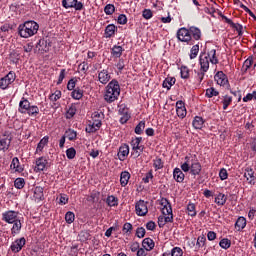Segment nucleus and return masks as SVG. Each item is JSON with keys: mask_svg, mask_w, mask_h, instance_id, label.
Listing matches in <instances>:
<instances>
[{"mask_svg": "<svg viewBox=\"0 0 256 256\" xmlns=\"http://www.w3.org/2000/svg\"><path fill=\"white\" fill-rule=\"evenodd\" d=\"M152 17H153V13L151 9H144V11H142V18L149 20V19H152Z\"/></svg>", "mask_w": 256, "mask_h": 256, "instance_id": "obj_58", "label": "nucleus"}, {"mask_svg": "<svg viewBox=\"0 0 256 256\" xmlns=\"http://www.w3.org/2000/svg\"><path fill=\"white\" fill-rule=\"evenodd\" d=\"M83 97V90L79 87L75 88L71 92V98L74 100H81Z\"/></svg>", "mask_w": 256, "mask_h": 256, "instance_id": "obj_35", "label": "nucleus"}, {"mask_svg": "<svg viewBox=\"0 0 256 256\" xmlns=\"http://www.w3.org/2000/svg\"><path fill=\"white\" fill-rule=\"evenodd\" d=\"M144 129H145V122L140 121L138 123V125L136 126V128H134V133L141 135L143 133Z\"/></svg>", "mask_w": 256, "mask_h": 256, "instance_id": "obj_51", "label": "nucleus"}, {"mask_svg": "<svg viewBox=\"0 0 256 256\" xmlns=\"http://www.w3.org/2000/svg\"><path fill=\"white\" fill-rule=\"evenodd\" d=\"M129 151V145L126 143L122 144L117 153L118 159H120V161L126 160L127 156L129 155Z\"/></svg>", "mask_w": 256, "mask_h": 256, "instance_id": "obj_17", "label": "nucleus"}, {"mask_svg": "<svg viewBox=\"0 0 256 256\" xmlns=\"http://www.w3.org/2000/svg\"><path fill=\"white\" fill-rule=\"evenodd\" d=\"M231 246V240L228 238H223L221 241H219V247L227 250Z\"/></svg>", "mask_w": 256, "mask_h": 256, "instance_id": "obj_45", "label": "nucleus"}, {"mask_svg": "<svg viewBox=\"0 0 256 256\" xmlns=\"http://www.w3.org/2000/svg\"><path fill=\"white\" fill-rule=\"evenodd\" d=\"M235 226H236V229H238V231L242 230V229H245V227H246V218H244V217L238 218Z\"/></svg>", "mask_w": 256, "mask_h": 256, "instance_id": "obj_42", "label": "nucleus"}, {"mask_svg": "<svg viewBox=\"0 0 256 256\" xmlns=\"http://www.w3.org/2000/svg\"><path fill=\"white\" fill-rule=\"evenodd\" d=\"M180 76L182 79H189L190 70L187 66H182V68H180Z\"/></svg>", "mask_w": 256, "mask_h": 256, "instance_id": "obj_46", "label": "nucleus"}, {"mask_svg": "<svg viewBox=\"0 0 256 256\" xmlns=\"http://www.w3.org/2000/svg\"><path fill=\"white\" fill-rule=\"evenodd\" d=\"M214 79H215L217 85H219L221 87H226L229 89L230 84H229L228 76L226 74H224L223 71H218L216 73V75L214 76Z\"/></svg>", "mask_w": 256, "mask_h": 256, "instance_id": "obj_9", "label": "nucleus"}, {"mask_svg": "<svg viewBox=\"0 0 256 256\" xmlns=\"http://www.w3.org/2000/svg\"><path fill=\"white\" fill-rule=\"evenodd\" d=\"M125 51V49H123L121 46L118 45H114V47L112 48V56L116 59L121 58L122 53Z\"/></svg>", "mask_w": 256, "mask_h": 256, "instance_id": "obj_32", "label": "nucleus"}, {"mask_svg": "<svg viewBox=\"0 0 256 256\" xmlns=\"http://www.w3.org/2000/svg\"><path fill=\"white\" fill-rule=\"evenodd\" d=\"M77 112L76 105L72 104L70 105L69 109L66 112V119L71 120Z\"/></svg>", "mask_w": 256, "mask_h": 256, "instance_id": "obj_38", "label": "nucleus"}, {"mask_svg": "<svg viewBox=\"0 0 256 256\" xmlns=\"http://www.w3.org/2000/svg\"><path fill=\"white\" fill-rule=\"evenodd\" d=\"M227 202V196L224 195L223 193H219L216 197H215V203L218 206H224Z\"/></svg>", "mask_w": 256, "mask_h": 256, "instance_id": "obj_36", "label": "nucleus"}, {"mask_svg": "<svg viewBox=\"0 0 256 256\" xmlns=\"http://www.w3.org/2000/svg\"><path fill=\"white\" fill-rule=\"evenodd\" d=\"M32 107L27 98L22 97L21 101L18 103V113L26 114L29 108Z\"/></svg>", "mask_w": 256, "mask_h": 256, "instance_id": "obj_15", "label": "nucleus"}, {"mask_svg": "<svg viewBox=\"0 0 256 256\" xmlns=\"http://www.w3.org/2000/svg\"><path fill=\"white\" fill-rule=\"evenodd\" d=\"M62 6L64 9L74 8L75 11H82L84 5L78 0H62Z\"/></svg>", "mask_w": 256, "mask_h": 256, "instance_id": "obj_8", "label": "nucleus"}, {"mask_svg": "<svg viewBox=\"0 0 256 256\" xmlns=\"http://www.w3.org/2000/svg\"><path fill=\"white\" fill-rule=\"evenodd\" d=\"M111 80V75L107 69H102L98 71V81L102 85H106Z\"/></svg>", "mask_w": 256, "mask_h": 256, "instance_id": "obj_13", "label": "nucleus"}, {"mask_svg": "<svg viewBox=\"0 0 256 256\" xmlns=\"http://www.w3.org/2000/svg\"><path fill=\"white\" fill-rule=\"evenodd\" d=\"M61 98V91L60 90H55V92L50 96V100L52 102H56Z\"/></svg>", "mask_w": 256, "mask_h": 256, "instance_id": "obj_61", "label": "nucleus"}, {"mask_svg": "<svg viewBox=\"0 0 256 256\" xmlns=\"http://www.w3.org/2000/svg\"><path fill=\"white\" fill-rule=\"evenodd\" d=\"M194 72L196 73L195 79L198 80L199 84L202 83L205 77V73H207V71L200 69V71L194 70Z\"/></svg>", "mask_w": 256, "mask_h": 256, "instance_id": "obj_49", "label": "nucleus"}, {"mask_svg": "<svg viewBox=\"0 0 256 256\" xmlns=\"http://www.w3.org/2000/svg\"><path fill=\"white\" fill-rule=\"evenodd\" d=\"M65 219L68 224H72L75 221V214L72 211H68Z\"/></svg>", "mask_w": 256, "mask_h": 256, "instance_id": "obj_54", "label": "nucleus"}, {"mask_svg": "<svg viewBox=\"0 0 256 256\" xmlns=\"http://www.w3.org/2000/svg\"><path fill=\"white\" fill-rule=\"evenodd\" d=\"M217 96H219V91L216 90L214 87L206 89V97L208 99H211V98L217 97Z\"/></svg>", "mask_w": 256, "mask_h": 256, "instance_id": "obj_40", "label": "nucleus"}, {"mask_svg": "<svg viewBox=\"0 0 256 256\" xmlns=\"http://www.w3.org/2000/svg\"><path fill=\"white\" fill-rule=\"evenodd\" d=\"M15 79H17V75L15 74V72L9 71L6 76L0 78V89L6 90L10 87V85L14 83Z\"/></svg>", "mask_w": 256, "mask_h": 256, "instance_id": "obj_6", "label": "nucleus"}, {"mask_svg": "<svg viewBox=\"0 0 256 256\" xmlns=\"http://www.w3.org/2000/svg\"><path fill=\"white\" fill-rule=\"evenodd\" d=\"M12 138L9 136H5L4 138H0V146L2 147V151H7L10 148Z\"/></svg>", "mask_w": 256, "mask_h": 256, "instance_id": "obj_23", "label": "nucleus"}, {"mask_svg": "<svg viewBox=\"0 0 256 256\" xmlns=\"http://www.w3.org/2000/svg\"><path fill=\"white\" fill-rule=\"evenodd\" d=\"M92 119H93V126L100 128L102 127V120L104 119V113L103 112H98L95 111L92 114Z\"/></svg>", "mask_w": 256, "mask_h": 256, "instance_id": "obj_16", "label": "nucleus"}, {"mask_svg": "<svg viewBox=\"0 0 256 256\" xmlns=\"http://www.w3.org/2000/svg\"><path fill=\"white\" fill-rule=\"evenodd\" d=\"M175 82V77H167L166 79H164L162 87L167 88V90H171V88L175 85Z\"/></svg>", "mask_w": 256, "mask_h": 256, "instance_id": "obj_30", "label": "nucleus"}, {"mask_svg": "<svg viewBox=\"0 0 256 256\" xmlns=\"http://www.w3.org/2000/svg\"><path fill=\"white\" fill-rule=\"evenodd\" d=\"M25 114L29 115L30 117H36L40 114V109L36 105H31L28 110H26Z\"/></svg>", "mask_w": 256, "mask_h": 256, "instance_id": "obj_33", "label": "nucleus"}, {"mask_svg": "<svg viewBox=\"0 0 256 256\" xmlns=\"http://www.w3.org/2000/svg\"><path fill=\"white\" fill-rule=\"evenodd\" d=\"M145 234H146V231H145V229H144L143 227L137 228V230H136V235H137V237H138L139 239L144 238Z\"/></svg>", "mask_w": 256, "mask_h": 256, "instance_id": "obj_64", "label": "nucleus"}, {"mask_svg": "<svg viewBox=\"0 0 256 256\" xmlns=\"http://www.w3.org/2000/svg\"><path fill=\"white\" fill-rule=\"evenodd\" d=\"M116 31H117V27L114 24H109L105 28V36H106V38L107 39L112 38Z\"/></svg>", "mask_w": 256, "mask_h": 256, "instance_id": "obj_29", "label": "nucleus"}, {"mask_svg": "<svg viewBox=\"0 0 256 256\" xmlns=\"http://www.w3.org/2000/svg\"><path fill=\"white\" fill-rule=\"evenodd\" d=\"M99 197H100V193L97 190H93L90 194V196H88L87 201L90 202H97L99 201Z\"/></svg>", "mask_w": 256, "mask_h": 256, "instance_id": "obj_43", "label": "nucleus"}, {"mask_svg": "<svg viewBox=\"0 0 256 256\" xmlns=\"http://www.w3.org/2000/svg\"><path fill=\"white\" fill-rule=\"evenodd\" d=\"M127 16L126 14H120L118 15V18H117V23L120 24V25H126L127 24Z\"/></svg>", "mask_w": 256, "mask_h": 256, "instance_id": "obj_60", "label": "nucleus"}, {"mask_svg": "<svg viewBox=\"0 0 256 256\" xmlns=\"http://www.w3.org/2000/svg\"><path fill=\"white\" fill-rule=\"evenodd\" d=\"M176 113L180 119H184L187 116V109L186 108L176 109Z\"/></svg>", "mask_w": 256, "mask_h": 256, "instance_id": "obj_62", "label": "nucleus"}, {"mask_svg": "<svg viewBox=\"0 0 256 256\" xmlns=\"http://www.w3.org/2000/svg\"><path fill=\"white\" fill-rule=\"evenodd\" d=\"M149 212V209L147 208V202L144 200H139L136 203V214L138 216H145Z\"/></svg>", "mask_w": 256, "mask_h": 256, "instance_id": "obj_12", "label": "nucleus"}, {"mask_svg": "<svg viewBox=\"0 0 256 256\" xmlns=\"http://www.w3.org/2000/svg\"><path fill=\"white\" fill-rule=\"evenodd\" d=\"M177 39L180 42L187 43V45L193 46L195 42L192 40V36L189 34L188 28H179L177 31Z\"/></svg>", "mask_w": 256, "mask_h": 256, "instance_id": "obj_5", "label": "nucleus"}, {"mask_svg": "<svg viewBox=\"0 0 256 256\" xmlns=\"http://www.w3.org/2000/svg\"><path fill=\"white\" fill-rule=\"evenodd\" d=\"M188 33L190 34L191 38L198 41L201 38V30L195 26L188 28Z\"/></svg>", "mask_w": 256, "mask_h": 256, "instance_id": "obj_21", "label": "nucleus"}, {"mask_svg": "<svg viewBox=\"0 0 256 256\" xmlns=\"http://www.w3.org/2000/svg\"><path fill=\"white\" fill-rule=\"evenodd\" d=\"M154 246V241L151 238H144V240H142V248H144L146 251H151Z\"/></svg>", "mask_w": 256, "mask_h": 256, "instance_id": "obj_27", "label": "nucleus"}, {"mask_svg": "<svg viewBox=\"0 0 256 256\" xmlns=\"http://www.w3.org/2000/svg\"><path fill=\"white\" fill-rule=\"evenodd\" d=\"M9 59L11 62H13L14 64H17L19 59H20V53L16 50H13L12 52H10L9 54Z\"/></svg>", "mask_w": 256, "mask_h": 256, "instance_id": "obj_41", "label": "nucleus"}, {"mask_svg": "<svg viewBox=\"0 0 256 256\" xmlns=\"http://www.w3.org/2000/svg\"><path fill=\"white\" fill-rule=\"evenodd\" d=\"M9 224H12V229H10V232L13 236L15 235H19L20 232H21V229H22V220L19 219V220H16L14 222H11Z\"/></svg>", "mask_w": 256, "mask_h": 256, "instance_id": "obj_18", "label": "nucleus"}, {"mask_svg": "<svg viewBox=\"0 0 256 256\" xmlns=\"http://www.w3.org/2000/svg\"><path fill=\"white\" fill-rule=\"evenodd\" d=\"M66 156L68 160H73L76 156V150L73 147L69 148L66 150Z\"/></svg>", "mask_w": 256, "mask_h": 256, "instance_id": "obj_55", "label": "nucleus"}, {"mask_svg": "<svg viewBox=\"0 0 256 256\" xmlns=\"http://www.w3.org/2000/svg\"><path fill=\"white\" fill-rule=\"evenodd\" d=\"M22 218L19 217V212L14 210H7L4 213H2V221H5L6 223L10 224L14 221L21 220Z\"/></svg>", "mask_w": 256, "mask_h": 256, "instance_id": "obj_7", "label": "nucleus"}, {"mask_svg": "<svg viewBox=\"0 0 256 256\" xmlns=\"http://www.w3.org/2000/svg\"><path fill=\"white\" fill-rule=\"evenodd\" d=\"M48 165V160L47 158L45 157H39L37 160H36V169L41 172V171H44L45 168L47 167Z\"/></svg>", "mask_w": 256, "mask_h": 256, "instance_id": "obj_19", "label": "nucleus"}, {"mask_svg": "<svg viewBox=\"0 0 256 256\" xmlns=\"http://www.w3.org/2000/svg\"><path fill=\"white\" fill-rule=\"evenodd\" d=\"M104 12L106 13V15H113V13L115 12V7L113 4H107L104 8Z\"/></svg>", "mask_w": 256, "mask_h": 256, "instance_id": "obj_56", "label": "nucleus"}, {"mask_svg": "<svg viewBox=\"0 0 256 256\" xmlns=\"http://www.w3.org/2000/svg\"><path fill=\"white\" fill-rule=\"evenodd\" d=\"M121 93L120 84L117 79L110 81L106 87L105 100L108 103H113L118 100Z\"/></svg>", "mask_w": 256, "mask_h": 256, "instance_id": "obj_2", "label": "nucleus"}, {"mask_svg": "<svg viewBox=\"0 0 256 256\" xmlns=\"http://www.w3.org/2000/svg\"><path fill=\"white\" fill-rule=\"evenodd\" d=\"M160 205L163 207L162 214L164 215V221H166V224L173 223L174 217L171 203H169L167 198H161ZM166 215L169 216L165 217Z\"/></svg>", "mask_w": 256, "mask_h": 256, "instance_id": "obj_4", "label": "nucleus"}, {"mask_svg": "<svg viewBox=\"0 0 256 256\" xmlns=\"http://www.w3.org/2000/svg\"><path fill=\"white\" fill-rule=\"evenodd\" d=\"M153 166L156 171L164 168V163L162 162L161 158H156L153 160Z\"/></svg>", "mask_w": 256, "mask_h": 256, "instance_id": "obj_53", "label": "nucleus"}, {"mask_svg": "<svg viewBox=\"0 0 256 256\" xmlns=\"http://www.w3.org/2000/svg\"><path fill=\"white\" fill-rule=\"evenodd\" d=\"M49 143V136H44L37 144V151L42 152L44 147Z\"/></svg>", "mask_w": 256, "mask_h": 256, "instance_id": "obj_37", "label": "nucleus"}, {"mask_svg": "<svg viewBox=\"0 0 256 256\" xmlns=\"http://www.w3.org/2000/svg\"><path fill=\"white\" fill-rule=\"evenodd\" d=\"M75 87H76V80L74 78H71L68 81L67 89H68V91H73V90H75Z\"/></svg>", "mask_w": 256, "mask_h": 256, "instance_id": "obj_63", "label": "nucleus"}, {"mask_svg": "<svg viewBox=\"0 0 256 256\" xmlns=\"http://www.w3.org/2000/svg\"><path fill=\"white\" fill-rule=\"evenodd\" d=\"M40 29L39 23L35 21H26L18 25L17 33L23 39H29L35 36Z\"/></svg>", "mask_w": 256, "mask_h": 256, "instance_id": "obj_1", "label": "nucleus"}, {"mask_svg": "<svg viewBox=\"0 0 256 256\" xmlns=\"http://www.w3.org/2000/svg\"><path fill=\"white\" fill-rule=\"evenodd\" d=\"M130 180V174L128 171H122L120 176V183L122 187H126Z\"/></svg>", "mask_w": 256, "mask_h": 256, "instance_id": "obj_31", "label": "nucleus"}, {"mask_svg": "<svg viewBox=\"0 0 256 256\" xmlns=\"http://www.w3.org/2000/svg\"><path fill=\"white\" fill-rule=\"evenodd\" d=\"M204 124H205V120L203 119V117L201 116L194 117V120L192 122V126L194 127V129L201 130L203 129Z\"/></svg>", "mask_w": 256, "mask_h": 256, "instance_id": "obj_22", "label": "nucleus"}, {"mask_svg": "<svg viewBox=\"0 0 256 256\" xmlns=\"http://www.w3.org/2000/svg\"><path fill=\"white\" fill-rule=\"evenodd\" d=\"M170 254L171 256H183V250L180 247H174Z\"/></svg>", "mask_w": 256, "mask_h": 256, "instance_id": "obj_57", "label": "nucleus"}, {"mask_svg": "<svg viewBox=\"0 0 256 256\" xmlns=\"http://www.w3.org/2000/svg\"><path fill=\"white\" fill-rule=\"evenodd\" d=\"M184 160L185 162L180 165V169H182L184 173H188L190 171V174L193 176L200 175L201 164L199 162H191L190 156H185Z\"/></svg>", "mask_w": 256, "mask_h": 256, "instance_id": "obj_3", "label": "nucleus"}, {"mask_svg": "<svg viewBox=\"0 0 256 256\" xmlns=\"http://www.w3.org/2000/svg\"><path fill=\"white\" fill-rule=\"evenodd\" d=\"M106 203L109 207H117L118 206V197L108 196L106 199Z\"/></svg>", "mask_w": 256, "mask_h": 256, "instance_id": "obj_39", "label": "nucleus"}, {"mask_svg": "<svg viewBox=\"0 0 256 256\" xmlns=\"http://www.w3.org/2000/svg\"><path fill=\"white\" fill-rule=\"evenodd\" d=\"M174 180L177 183H182L184 181L185 175L183 173V170L180 168H175L173 172Z\"/></svg>", "mask_w": 256, "mask_h": 256, "instance_id": "obj_24", "label": "nucleus"}, {"mask_svg": "<svg viewBox=\"0 0 256 256\" xmlns=\"http://www.w3.org/2000/svg\"><path fill=\"white\" fill-rule=\"evenodd\" d=\"M10 168L14 169L17 173H22L23 168L20 165V161L18 157H14L12 163H10Z\"/></svg>", "mask_w": 256, "mask_h": 256, "instance_id": "obj_28", "label": "nucleus"}, {"mask_svg": "<svg viewBox=\"0 0 256 256\" xmlns=\"http://www.w3.org/2000/svg\"><path fill=\"white\" fill-rule=\"evenodd\" d=\"M206 56H208V60H210V63L212 65H218L219 64V59L216 56V50L215 49H211Z\"/></svg>", "mask_w": 256, "mask_h": 256, "instance_id": "obj_26", "label": "nucleus"}, {"mask_svg": "<svg viewBox=\"0 0 256 256\" xmlns=\"http://www.w3.org/2000/svg\"><path fill=\"white\" fill-rule=\"evenodd\" d=\"M25 179L24 178H21V177H18L15 179L14 181V187L17 188V189H22L25 187Z\"/></svg>", "mask_w": 256, "mask_h": 256, "instance_id": "obj_44", "label": "nucleus"}, {"mask_svg": "<svg viewBox=\"0 0 256 256\" xmlns=\"http://www.w3.org/2000/svg\"><path fill=\"white\" fill-rule=\"evenodd\" d=\"M66 137L69 141H75L77 138V132L75 130L69 129L66 131Z\"/></svg>", "mask_w": 256, "mask_h": 256, "instance_id": "obj_50", "label": "nucleus"}, {"mask_svg": "<svg viewBox=\"0 0 256 256\" xmlns=\"http://www.w3.org/2000/svg\"><path fill=\"white\" fill-rule=\"evenodd\" d=\"M142 137H136L131 141V147L134 153L137 154V157L141 155L144 151V146L141 145Z\"/></svg>", "mask_w": 256, "mask_h": 256, "instance_id": "obj_10", "label": "nucleus"}, {"mask_svg": "<svg viewBox=\"0 0 256 256\" xmlns=\"http://www.w3.org/2000/svg\"><path fill=\"white\" fill-rule=\"evenodd\" d=\"M25 245L26 238H18L10 245V250H12L13 253H19Z\"/></svg>", "mask_w": 256, "mask_h": 256, "instance_id": "obj_11", "label": "nucleus"}, {"mask_svg": "<svg viewBox=\"0 0 256 256\" xmlns=\"http://www.w3.org/2000/svg\"><path fill=\"white\" fill-rule=\"evenodd\" d=\"M33 197H35L36 201L44 200V189L41 186H37L33 192Z\"/></svg>", "mask_w": 256, "mask_h": 256, "instance_id": "obj_25", "label": "nucleus"}, {"mask_svg": "<svg viewBox=\"0 0 256 256\" xmlns=\"http://www.w3.org/2000/svg\"><path fill=\"white\" fill-rule=\"evenodd\" d=\"M199 53V45L195 44L193 45V47L191 48V52H190V59H196Z\"/></svg>", "mask_w": 256, "mask_h": 256, "instance_id": "obj_52", "label": "nucleus"}, {"mask_svg": "<svg viewBox=\"0 0 256 256\" xmlns=\"http://www.w3.org/2000/svg\"><path fill=\"white\" fill-rule=\"evenodd\" d=\"M244 177L247 179L248 183L251 184V185H254L255 184V179L256 177L254 176V171L252 168L250 167H247L245 169V174H244Z\"/></svg>", "mask_w": 256, "mask_h": 256, "instance_id": "obj_20", "label": "nucleus"}, {"mask_svg": "<svg viewBox=\"0 0 256 256\" xmlns=\"http://www.w3.org/2000/svg\"><path fill=\"white\" fill-rule=\"evenodd\" d=\"M233 102V97L231 96H223V110H227V108L229 107V105Z\"/></svg>", "mask_w": 256, "mask_h": 256, "instance_id": "obj_47", "label": "nucleus"}, {"mask_svg": "<svg viewBox=\"0 0 256 256\" xmlns=\"http://www.w3.org/2000/svg\"><path fill=\"white\" fill-rule=\"evenodd\" d=\"M99 129L100 128H98L96 125H94V123H92V124H88V126L85 129V131H86V133H95Z\"/></svg>", "mask_w": 256, "mask_h": 256, "instance_id": "obj_59", "label": "nucleus"}, {"mask_svg": "<svg viewBox=\"0 0 256 256\" xmlns=\"http://www.w3.org/2000/svg\"><path fill=\"white\" fill-rule=\"evenodd\" d=\"M209 58L206 53H201L199 56V64H200V70L203 72H207L209 69Z\"/></svg>", "mask_w": 256, "mask_h": 256, "instance_id": "obj_14", "label": "nucleus"}, {"mask_svg": "<svg viewBox=\"0 0 256 256\" xmlns=\"http://www.w3.org/2000/svg\"><path fill=\"white\" fill-rule=\"evenodd\" d=\"M187 212H188V215H190L191 217H195L197 215L196 205L192 203L187 204Z\"/></svg>", "mask_w": 256, "mask_h": 256, "instance_id": "obj_48", "label": "nucleus"}, {"mask_svg": "<svg viewBox=\"0 0 256 256\" xmlns=\"http://www.w3.org/2000/svg\"><path fill=\"white\" fill-rule=\"evenodd\" d=\"M195 249L199 250L206 247V237L204 235L199 236L196 239Z\"/></svg>", "mask_w": 256, "mask_h": 256, "instance_id": "obj_34", "label": "nucleus"}]
</instances>
